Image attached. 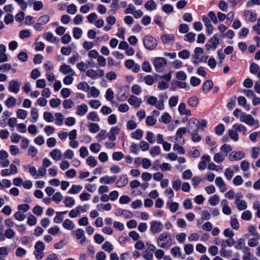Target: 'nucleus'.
Segmentation results:
<instances>
[{"mask_svg":"<svg viewBox=\"0 0 260 260\" xmlns=\"http://www.w3.org/2000/svg\"><path fill=\"white\" fill-rule=\"evenodd\" d=\"M169 238H170V236L167 232L160 234L157 240L158 246L162 248H168L171 245V242L168 240Z\"/></svg>","mask_w":260,"mask_h":260,"instance_id":"nucleus-1","label":"nucleus"},{"mask_svg":"<svg viewBox=\"0 0 260 260\" xmlns=\"http://www.w3.org/2000/svg\"><path fill=\"white\" fill-rule=\"evenodd\" d=\"M240 120L241 122H244L250 126L255 125L256 127L259 126V121L255 120L251 115L246 114L245 113H242L241 114Z\"/></svg>","mask_w":260,"mask_h":260,"instance_id":"nucleus-2","label":"nucleus"},{"mask_svg":"<svg viewBox=\"0 0 260 260\" xmlns=\"http://www.w3.org/2000/svg\"><path fill=\"white\" fill-rule=\"evenodd\" d=\"M143 44L146 49L152 50L156 47L157 41L151 36H146L143 39Z\"/></svg>","mask_w":260,"mask_h":260,"instance_id":"nucleus-3","label":"nucleus"},{"mask_svg":"<svg viewBox=\"0 0 260 260\" xmlns=\"http://www.w3.org/2000/svg\"><path fill=\"white\" fill-rule=\"evenodd\" d=\"M45 248V245L43 242L39 241L36 243L35 245V250L34 254L37 259L40 260L43 257Z\"/></svg>","mask_w":260,"mask_h":260,"instance_id":"nucleus-4","label":"nucleus"},{"mask_svg":"<svg viewBox=\"0 0 260 260\" xmlns=\"http://www.w3.org/2000/svg\"><path fill=\"white\" fill-rule=\"evenodd\" d=\"M187 128L188 133L198 132L200 128V121L196 118H190L187 124Z\"/></svg>","mask_w":260,"mask_h":260,"instance_id":"nucleus-5","label":"nucleus"},{"mask_svg":"<svg viewBox=\"0 0 260 260\" xmlns=\"http://www.w3.org/2000/svg\"><path fill=\"white\" fill-rule=\"evenodd\" d=\"M153 64L156 72H161L164 70L167 61L165 58L157 57L154 59Z\"/></svg>","mask_w":260,"mask_h":260,"instance_id":"nucleus-6","label":"nucleus"},{"mask_svg":"<svg viewBox=\"0 0 260 260\" xmlns=\"http://www.w3.org/2000/svg\"><path fill=\"white\" fill-rule=\"evenodd\" d=\"M87 76L92 79H95L99 77H102L104 75V72L103 70L99 69L94 70L93 69H89L86 72Z\"/></svg>","mask_w":260,"mask_h":260,"instance_id":"nucleus-7","label":"nucleus"},{"mask_svg":"<svg viewBox=\"0 0 260 260\" xmlns=\"http://www.w3.org/2000/svg\"><path fill=\"white\" fill-rule=\"evenodd\" d=\"M163 229V225L158 221H152L150 222V231L153 234L160 232Z\"/></svg>","mask_w":260,"mask_h":260,"instance_id":"nucleus-8","label":"nucleus"},{"mask_svg":"<svg viewBox=\"0 0 260 260\" xmlns=\"http://www.w3.org/2000/svg\"><path fill=\"white\" fill-rule=\"evenodd\" d=\"M72 233L75 234L76 239L79 241L81 245H84L86 241V238L85 236L84 232L82 229H78L72 232Z\"/></svg>","mask_w":260,"mask_h":260,"instance_id":"nucleus-9","label":"nucleus"},{"mask_svg":"<svg viewBox=\"0 0 260 260\" xmlns=\"http://www.w3.org/2000/svg\"><path fill=\"white\" fill-rule=\"evenodd\" d=\"M245 156V154L242 151H233L230 154L229 159L230 161L239 160Z\"/></svg>","mask_w":260,"mask_h":260,"instance_id":"nucleus-10","label":"nucleus"},{"mask_svg":"<svg viewBox=\"0 0 260 260\" xmlns=\"http://www.w3.org/2000/svg\"><path fill=\"white\" fill-rule=\"evenodd\" d=\"M125 66L128 69H132L135 73H138L140 70V66L135 63L132 59H128L125 61Z\"/></svg>","mask_w":260,"mask_h":260,"instance_id":"nucleus-11","label":"nucleus"},{"mask_svg":"<svg viewBox=\"0 0 260 260\" xmlns=\"http://www.w3.org/2000/svg\"><path fill=\"white\" fill-rule=\"evenodd\" d=\"M9 90L12 92L17 93L20 90V83L15 80H12L9 83Z\"/></svg>","mask_w":260,"mask_h":260,"instance_id":"nucleus-12","label":"nucleus"},{"mask_svg":"<svg viewBox=\"0 0 260 260\" xmlns=\"http://www.w3.org/2000/svg\"><path fill=\"white\" fill-rule=\"evenodd\" d=\"M59 71L63 74H69L70 76H74L76 74L75 72L70 66L66 64L60 66Z\"/></svg>","mask_w":260,"mask_h":260,"instance_id":"nucleus-13","label":"nucleus"},{"mask_svg":"<svg viewBox=\"0 0 260 260\" xmlns=\"http://www.w3.org/2000/svg\"><path fill=\"white\" fill-rule=\"evenodd\" d=\"M128 103L134 107L135 108H138L141 103V99L138 98L137 96L131 95L128 99Z\"/></svg>","mask_w":260,"mask_h":260,"instance_id":"nucleus-14","label":"nucleus"},{"mask_svg":"<svg viewBox=\"0 0 260 260\" xmlns=\"http://www.w3.org/2000/svg\"><path fill=\"white\" fill-rule=\"evenodd\" d=\"M211 160V158L208 155H204L201 157V161L199 162L198 168L201 171L204 170L207 166L206 162H209Z\"/></svg>","mask_w":260,"mask_h":260,"instance_id":"nucleus-15","label":"nucleus"},{"mask_svg":"<svg viewBox=\"0 0 260 260\" xmlns=\"http://www.w3.org/2000/svg\"><path fill=\"white\" fill-rule=\"evenodd\" d=\"M221 206H222V211L224 214L229 215L231 214V208L229 206V202L226 199L221 201Z\"/></svg>","mask_w":260,"mask_h":260,"instance_id":"nucleus-16","label":"nucleus"},{"mask_svg":"<svg viewBox=\"0 0 260 260\" xmlns=\"http://www.w3.org/2000/svg\"><path fill=\"white\" fill-rule=\"evenodd\" d=\"M76 114L79 116H83L87 112L88 107L85 104H82L80 105H78L76 107Z\"/></svg>","mask_w":260,"mask_h":260,"instance_id":"nucleus-17","label":"nucleus"},{"mask_svg":"<svg viewBox=\"0 0 260 260\" xmlns=\"http://www.w3.org/2000/svg\"><path fill=\"white\" fill-rule=\"evenodd\" d=\"M50 156L55 161H58L62 159L63 155L61 151L58 149H55L51 151L50 153Z\"/></svg>","mask_w":260,"mask_h":260,"instance_id":"nucleus-18","label":"nucleus"},{"mask_svg":"<svg viewBox=\"0 0 260 260\" xmlns=\"http://www.w3.org/2000/svg\"><path fill=\"white\" fill-rule=\"evenodd\" d=\"M128 179L126 175H122L116 182V185L117 187L121 188L125 186L128 183Z\"/></svg>","mask_w":260,"mask_h":260,"instance_id":"nucleus-19","label":"nucleus"},{"mask_svg":"<svg viewBox=\"0 0 260 260\" xmlns=\"http://www.w3.org/2000/svg\"><path fill=\"white\" fill-rule=\"evenodd\" d=\"M178 111L179 113L183 115H186L187 116L191 115V112L190 110L187 109L185 103H181L179 104L178 107Z\"/></svg>","mask_w":260,"mask_h":260,"instance_id":"nucleus-20","label":"nucleus"},{"mask_svg":"<svg viewBox=\"0 0 260 260\" xmlns=\"http://www.w3.org/2000/svg\"><path fill=\"white\" fill-rule=\"evenodd\" d=\"M161 39L164 44L173 43L174 41V35L173 34H165L161 36Z\"/></svg>","mask_w":260,"mask_h":260,"instance_id":"nucleus-21","label":"nucleus"},{"mask_svg":"<svg viewBox=\"0 0 260 260\" xmlns=\"http://www.w3.org/2000/svg\"><path fill=\"white\" fill-rule=\"evenodd\" d=\"M116 177L115 176H113L111 177H109L108 176H105L101 178L100 182L102 184H112L116 181Z\"/></svg>","mask_w":260,"mask_h":260,"instance_id":"nucleus-22","label":"nucleus"},{"mask_svg":"<svg viewBox=\"0 0 260 260\" xmlns=\"http://www.w3.org/2000/svg\"><path fill=\"white\" fill-rule=\"evenodd\" d=\"M209 42L212 44V46H213V50H215L217 48L218 45L220 44V39L218 35L215 34L209 39Z\"/></svg>","mask_w":260,"mask_h":260,"instance_id":"nucleus-23","label":"nucleus"},{"mask_svg":"<svg viewBox=\"0 0 260 260\" xmlns=\"http://www.w3.org/2000/svg\"><path fill=\"white\" fill-rule=\"evenodd\" d=\"M167 206L172 213H175L178 209L179 204L177 202H174L172 200H168Z\"/></svg>","mask_w":260,"mask_h":260,"instance_id":"nucleus-24","label":"nucleus"},{"mask_svg":"<svg viewBox=\"0 0 260 260\" xmlns=\"http://www.w3.org/2000/svg\"><path fill=\"white\" fill-rule=\"evenodd\" d=\"M87 119L93 122H99L100 118L96 112H91L87 115Z\"/></svg>","mask_w":260,"mask_h":260,"instance_id":"nucleus-25","label":"nucleus"},{"mask_svg":"<svg viewBox=\"0 0 260 260\" xmlns=\"http://www.w3.org/2000/svg\"><path fill=\"white\" fill-rule=\"evenodd\" d=\"M88 127L89 132L93 134L98 133L100 129L99 125L94 122L89 123L88 124Z\"/></svg>","mask_w":260,"mask_h":260,"instance_id":"nucleus-26","label":"nucleus"},{"mask_svg":"<svg viewBox=\"0 0 260 260\" xmlns=\"http://www.w3.org/2000/svg\"><path fill=\"white\" fill-rule=\"evenodd\" d=\"M235 204L239 211L244 210L247 208L246 202L243 200L235 202Z\"/></svg>","mask_w":260,"mask_h":260,"instance_id":"nucleus-27","label":"nucleus"},{"mask_svg":"<svg viewBox=\"0 0 260 260\" xmlns=\"http://www.w3.org/2000/svg\"><path fill=\"white\" fill-rule=\"evenodd\" d=\"M213 83L211 80H207L205 82L203 87V91L205 93H207L210 91L213 88Z\"/></svg>","mask_w":260,"mask_h":260,"instance_id":"nucleus-28","label":"nucleus"},{"mask_svg":"<svg viewBox=\"0 0 260 260\" xmlns=\"http://www.w3.org/2000/svg\"><path fill=\"white\" fill-rule=\"evenodd\" d=\"M233 128L236 130L237 132L242 133V134L245 135L247 131L246 127L241 124H235L233 125Z\"/></svg>","mask_w":260,"mask_h":260,"instance_id":"nucleus-29","label":"nucleus"},{"mask_svg":"<svg viewBox=\"0 0 260 260\" xmlns=\"http://www.w3.org/2000/svg\"><path fill=\"white\" fill-rule=\"evenodd\" d=\"M225 157L226 156L224 155V154L222 152H219L216 153L214 155V160L216 163L220 164L224 160Z\"/></svg>","mask_w":260,"mask_h":260,"instance_id":"nucleus-30","label":"nucleus"},{"mask_svg":"<svg viewBox=\"0 0 260 260\" xmlns=\"http://www.w3.org/2000/svg\"><path fill=\"white\" fill-rule=\"evenodd\" d=\"M63 203L66 207L72 208L75 205V201L73 198L66 197L64 199Z\"/></svg>","mask_w":260,"mask_h":260,"instance_id":"nucleus-31","label":"nucleus"},{"mask_svg":"<svg viewBox=\"0 0 260 260\" xmlns=\"http://www.w3.org/2000/svg\"><path fill=\"white\" fill-rule=\"evenodd\" d=\"M62 226L68 230H72L74 228V224L73 221L69 219H67L63 221Z\"/></svg>","mask_w":260,"mask_h":260,"instance_id":"nucleus-32","label":"nucleus"},{"mask_svg":"<svg viewBox=\"0 0 260 260\" xmlns=\"http://www.w3.org/2000/svg\"><path fill=\"white\" fill-rule=\"evenodd\" d=\"M67 211L57 212L56 215L54 218L53 221L57 223H61L63 220V217L61 214H66Z\"/></svg>","mask_w":260,"mask_h":260,"instance_id":"nucleus-33","label":"nucleus"},{"mask_svg":"<svg viewBox=\"0 0 260 260\" xmlns=\"http://www.w3.org/2000/svg\"><path fill=\"white\" fill-rule=\"evenodd\" d=\"M243 252L244 253V255L243 256V260H251L250 249L248 247H243Z\"/></svg>","mask_w":260,"mask_h":260,"instance_id":"nucleus-34","label":"nucleus"},{"mask_svg":"<svg viewBox=\"0 0 260 260\" xmlns=\"http://www.w3.org/2000/svg\"><path fill=\"white\" fill-rule=\"evenodd\" d=\"M132 138L136 140H140L143 136V132L140 129H137L131 134Z\"/></svg>","mask_w":260,"mask_h":260,"instance_id":"nucleus-35","label":"nucleus"},{"mask_svg":"<svg viewBox=\"0 0 260 260\" xmlns=\"http://www.w3.org/2000/svg\"><path fill=\"white\" fill-rule=\"evenodd\" d=\"M83 187L81 185H73L69 191V193L70 194H76L79 193Z\"/></svg>","mask_w":260,"mask_h":260,"instance_id":"nucleus-36","label":"nucleus"},{"mask_svg":"<svg viewBox=\"0 0 260 260\" xmlns=\"http://www.w3.org/2000/svg\"><path fill=\"white\" fill-rule=\"evenodd\" d=\"M219 200L220 199L219 196L217 194H214L210 197L209 199V202L211 205L214 206L219 203Z\"/></svg>","mask_w":260,"mask_h":260,"instance_id":"nucleus-37","label":"nucleus"},{"mask_svg":"<svg viewBox=\"0 0 260 260\" xmlns=\"http://www.w3.org/2000/svg\"><path fill=\"white\" fill-rule=\"evenodd\" d=\"M55 123L57 125H61L63 124L64 116L61 113H56L55 114Z\"/></svg>","mask_w":260,"mask_h":260,"instance_id":"nucleus-38","label":"nucleus"},{"mask_svg":"<svg viewBox=\"0 0 260 260\" xmlns=\"http://www.w3.org/2000/svg\"><path fill=\"white\" fill-rule=\"evenodd\" d=\"M97 209L100 211L103 210L109 211L111 209V205L110 203H107L105 205L101 204L97 205Z\"/></svg>","mask_w":260,"mask_h":260,"instance_id":"nucleus-39","label":"nucleus"},{"mask_svg":"<svg viewBox=\"0 0 260 260\" xmlns=\"http://www.w3.org/2000/svg\"><path fill=\"white\" fill-rule=\"evenodd\" d=\"M229 135L230 138L234 141H237L239 140V135L238 132L233 128L229 131Z\"/></svg>","mask_w":260,"mask_h":260,"instance_id":"nucleus-40","label":"nucleus"},{"mask_svg":"<svg viewBox=\"0 0 260 260\" xmlns=\"http://www.w3.org/2000/svg\"><path fill=\"white\" fill-rule=\"evenodd\" d=\"M145 7L147 10L151 11L156 9V5L154 1L150 0L145 3Z\"/></svg>","mask_w":260,"mask_h":260,"instance_id":"nucleus-41","label":"nucleus"},{"mask_svg":"<svg viewBox=\"0 0 260 260\" xmlns=\"http://www.w3.org/2000/svg\"><path fill=\"white\" fill-rule=\"evenodd\" d=\"M30 115L32 118L31 121L32 122H36L37 121L39 116L38 109L35 108H32Z\"/></svg>","mask_w":260,"mask_h":260,"instance_id":"nucleus-42","label":"nucleus"},{"mask_svg":"<svg viewBox=\"0 0 260 260\" xmlns=\"http://www.w3.org/2000/svg\"><path fill=\"white\" fill-rule=\"evenodd\" d=\"M43 118L47 122H52L54 120L53 114L49 112H45L44 113Z\"/></svg>","mask_w":260,"mask_h":260,"instance_id":"nucleus-43","label":"nucleus"},{"mask_svg":"<svg viewBox=\"0 0 260 260\" xmlns=\"http://www.w3.org/2000/svg\"><path fill=\"white\" fill-rule=\"evenodd\" d=\"M64 109H70L74 107V103L71 99L65 100L62 103Z\"/></svg>","mask_w":260,"mask_h":260,"instance_id":"nucleus-44","label":"nucleus"},{"mask_svg":"<svg viewBox=\"0 0 260 260\" xmlns=\"http://www.w3.org/2000/svg\"><path fill=\"white\" fill-rule=\"evenodd\" d=\"M50 17L48 15H44L40 17L38 19L39 24L44 25L49 22Z\"/></svg>","mask_w":260,"mask_h":260,"instance_id":"nucleus-45","label":"nucleus"},{"mask_svg":"<svg viewBox=\"0 0 260 260\" xmlns=\"http://www.w3.org/2000/svg\"><path fill=\"white\" fill-rule=\"evenodd\" d=\"M86 162L87 165L91 167H94L97 165V161L95 158L92 156H90L86 159Z\"/></svg>","mask_w":260,"mask_h":260,"instance_id":"nucleus-46","label":"nucleus"},{"mask_svg":"<svg viewBox=\"0 0 260 260\" xmlns=\"http://www.w3.org/2000/svg\"><path fill=\"white\" fill-rule=\"evenodd\" d=\"M234 243L235 241L234 239L232 237H230L229 239L222 241L221 246L223 247H225L226 246L231 247Z\"/></svg>","mask_w":260,"mask_h":260,"instance_id":"nucleus-47","label":"nucleus"},{"mask_svg":"<svg viewBox=\"0 0 260 260\" xmlns=\"http://www.w3.org/2000/svg\"><path fill=\"white\" fill-rule=\"evenodd\" d=\"M251 218L252 214L249 210L244 211L241 215V218L244 220L248 221L250 220Z\"/></svg>","mask_w":260,"mask_h":260,"instance_id":"nucleus-48","label":"nucleus"},{"mask_svg":"<svg viewBox=\"0 0 260 260\" xmlns=\"http://www.w3.org/2000/svg\"><path fill=\"white\" fill-rule=\"evenodd\" d=\"M232 150V148L231 146L228 144H224L220 148V151L222 152L225 156L228 155V153L231 151Z\"/></svg>","mask_w":260,"mask_h":260,"instance_id":"nucleus-49","label":"nucleus"},{"mask_svg":"<svg viewBox=\"0 0 260 260\" xmlns=\"http://www.w3.org/2000/svg\"><path fill=\"white\" fill-rule=\"evenodd\" d=\"M171 253L173 256H180L181 255V249L178 246L172 248L171 250Z\"/></svg>","mask_w":260,"mask_h":260,"instance_id":"nucleus-50","label":"nucleus"},{"mask_svg":"<svg viewBox=\"0 0 260 260\" xmlns=\"http://www.w3.org/2000/svg\"><path fill=\"white\" fill-rule=\"evenodd\" d=\"M15 103H16L15 99L13 96H10L6 101L5 105L8 108H12L15 106Z\"/></svg>","mask_w":260,"mask_h":260,"instance_id":"nucleus-51","label":"nucleus"},{"mask_svg":"<svg viewBox=\"0 0 260 260\" xmlns=\"http://www.w3.org/2000/svg\"><path fill=\"white\" fill-rule=\"evenodd\" d=\"M82 30L79 27H75L73 29V36L76 39H79L82 36Z\"/></svg>","mask_w":260,"mask_h":260,"instance_id":"nucleus-52","label":"nucleus"},{"mask_svg":"<svg viewBox=\"0 0 260 260\" xmlns=\"http://www.w3.org/2000/svg\"><path fill=\"white\" fill-rule=\"evenodd\" d=\"M260 153V148L258 147H253L251 149V157L254 158H257Z\"/></svg>","mask_w":260,"mask_h":260,"instance_id":"nucleus-53","label":"nucleus"},{"mask_svg":"<svg viewBox=\"0 0 260 260\" xmlns=\"http://www.w3.org/2000/svg\"><path fill=\"white\" fill-rule=\"evenodd\" d=\"M67 12L70 14L74 15L77 12V8L75 4H72L67 7Z\"/></svg>","mask_w":260,"mask_h":260,"instance_id":"nucleus-54","label":"nucleus"},{"mask_svg":"<svg viewBox=\"0 0 260 260\" xmlns=\"http://www.w3.org/2000/svg\"><path fill=\"white\" fill-rule=\"evenodd\" d=\"M199 103V100L197 97L192 96L189 99L188 104L192 107H196Z\"/></svg>","mask_w":260,"mask_h":260,"instance_id":"nucleus-55","label":"nucleus"},{"mask_svg":"<svg viewBox=\"0 0 260 260\" xmlns=\"http://www.w3.org/2000/svg\"><path fill=\"white\" fill-rule=\"evenodd\" d=\"M102 248L104 250L108 252H110L113 250V245L109 242L108 241L105 242L103 244Z\"/></svg>","mask_w":260,"mask_h":260,"instance_id":"nucleus-56","label":"nucleus"},{"mask_svg":"<svg viewBox=\"0 0 260 260\" xmlns=\"http://www.w3.org/2000/svg\"><path fill=\"white\" fill-rule=\"evenodd\" d=\"M150 153L153 157L159 155L160 153V147L157 146L153 147L150 150Z\"/></svg>","mask_w":260,"mask_h":260,"instance_id":"nucleus-57","label":"nucleus"},{"mask_svg":"<svg viewBox=\"0 0 260 260\" xmlns=\"http://www.w3.org/2000/svg\"><path fill=\"white\" fill-rule=\"evenodd\" d=\"M27 115V112L23 109H19L17 111V116L18 118L24 119Z\"/></svg>","mask_w":260,"mask_h":260,"instance_id":"nucleus-58","label":"nucleus"},{"mask_svg":"<svg viewBox=\"0 0 260 260\" xmlns=\"http://www.w3.org/2000/svg\"><path fill=\"white\" fill-rule=\"evenodd\" d=\"M62 199L63 197L59 192H55L52 197L53 201L55 202L56 203H59L62 200Z\"/></svg>","mask_w":260,"mask_h":260,"instance_id":"nucleus-59","label":"nucleus"},{"mask_svg":"<svg viewBox=\"0 0 260 260\" xmlns=\"http://www.w3.org/2000/svg\"><path fill=\"white\" fill-rule=\"evenodd\" d=\"M173 150L180 154H183L185 153V150L183 147L180 146L177 143H176L174 145Z\"/></svg>","mask_w":260,"mask_h":260,"instance_id":"nucleus-60","label":"nucleus"},{"mask_svg":"<svg viewBox=\"0 0 260 260\" xmlns=\"http://www.w3.org/2000/svg\"><path fill=\"white\" fill-rule=\"evenodd\" d=\"M165 195L168 197V200H172L174 196V193L173 189L169 187L167 188L165 191Z\"/></svg>","mask_w":260,"mask_h":260,"instance_id":"nucleus-61","label":"nucleus"},{"mask_svg":"<svg viewBox=\"0 0 260 260\" xmlns=\"http://www.w3.org/2000/svg\"><path fill=\"white\" fill-rule=\"evenodd\" d=\"M114 98V92L111 88H108L106 91V99L108 101H112Z\"/></svg>","mask_w":260,"mask_h":260,"instance_id":"nucleus-62","label":"nucleus"},{"mask_svg":"<svg viewBox=\"0 0 260 260\" xmlns=\"http://www.w3.org/2000/svg\"><path fill=\"white\" fill-rule=\"evenodd\" d=\"M131 91L133 94L139 95L141 92L142 89L140 85L135 84L132 87Z\"/></svg>","mask_w":260,"mask_h":260,"instance_id":"nucleus-63","label":"nucleus"},{"mask_svg":"<svg viewBox=\"0 0 260 260\" xmlns=\"http://www.w3.org/2000/svg\"><path fill=\"white\" fill-rule=\"evenodd\" d=\"M89 105L94 109H98L101 105V103L97 100H91L89 103Z\"/></svg>","mask_w":260,"mask_h":260,"instance_id":"nucleus-64","label":"nucleus"}]
</instances>
